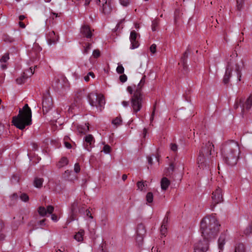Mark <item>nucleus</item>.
I'll use <instances>...</instances> for the list:
<instances>
[{"instance_id": "1", "label": "nucleus", "mask_w": 252, "mask_h": 252, "mask_svg": "<svg viewBox=\"0 0 252 252\" xmlns=\"http://www.w3.org/2000/svg\"><path fill=\"white\" fill-rule=\"evenodd\" d=\"M220 224L214 216L204 218L200 222V232L203 240L194 245V252H206L209 249L210 240L214 238L219 231Z\"/></svg>"}, {"instance_id": "2", "label": "nucleus", "mask_w": 252, "mask_h": 252, "mask_svg": "<svg viewBox=\"0 0 252 252\" xmlns=\"http://www.w3.org/2000/svg\"><path fill=\"white\" fill-rule=\"evenodd\" d=\"M221 154L224 161L228 165L236 164L240 154L238 142L234 140L227 141L222 145Z\"/></svg>"}, {"instance_id": "3", "label": "nucleus", "mask_w": 252, "mask_h": 252, "mask_svg": "<svg viewBox=\"0 0 252 252\" xmlns=\"http://www.w3.org/2000/svg\"><path fill=\"white\" fill-rule=\"evenodd\" d=\"M12 123L21 130L32 124V111L27 104L24 105L22 109H20L17 116L13 118Z\"/></svg>"}, {"instance_id": "4", "label": "nucleus", "mask_w": 252, "mask_h": 252, "mask_svg": "<svg viewBox=\"0 0 252 252\" xmlns=\"http://www.w3.org/2000/svg\"><path fill=\"white\" fill-rule=\"evenodd\" d=\"M237 57V54L234 52L230 55L231 59L227 63L225 73L223 78V83L226 85L229 82V79L231 76L232 71L234 68L233 65L235 64V71L237 75V80L238 81H241L242 73L241 71L243 66V63L242 61L240 63H236V58Z\"/></svg>"}, {"instance_id": "5", "label": "nucleus", "mask_w": 252, "mask_h": 252, "mask_svg": "<svg viewBox=\"0 0 252 252\" xmlns=\"http://www.w3.org/2000/svg\"><path fill=\"white\" fill-rule=\"evenodd\" d=\"M214 149V145L210 141H208L202 147L197 158L199 167L203 169L207 166V160L210 158V156L215 152Z\"/></svg>"}, {"instance_id": "6", "label": "nucleus", "mask_w": 252, "mask_h": 252, "mask_svg": "<svg viewBox=\"0 0 252 252\" xmlns=\"http://www.w3.org/2000/svg\"><path fill=\"white\" fill-rule=\"evenodd\" d=\"M144 99V97L142 93H140L139 91H134L133 94L130 99L132 113L138 118H140V115L138 114V112L142 108Z\"/></svg>"}, {"instance_id": "7", "label": "nucleus", "mask_w": 252, "mask_h": 252, "mask_svg": "<svg viewBox=\"0 0 252 252\" xmlns=\"http://www.w3.org/2000/svg\"><path fill=\"white\" fill-rule=\"evenodd\" d=\"M87 98L91 106L95 107L99 112L102 111L105 104V100L102 95L91 93L88 94Z\"/></svg>"}, {"instance_id": "8", "label": "nucleus", "mask_w": 252, "mask_h": 252, "mask_svg": "<svg viewBox=\"0 0 252 252\" xmlns=\"http://www.w3.org/2000/svg\"><path fill=\"white\" fill-rule=\"evenodd\" d=\"M212 202L210 205L211 209L213 210L217 204L223 201V194L222 189L218 187L212 194Z\"/></svg>"}, {"instance_id": "9", "label": "nucleus", "mask_w": 252, "mask_h": 252, "mask_svg": "<svg viewBox=\"0 0 252 252\" xmlns=\"http://www.w3.org/2000/svg\"><path fill=\"white\" fill-rule=\"evenodd\" d=\"M96 4L100 6V10L104 14H109L112 10V2L110 0H96Z\"/></svg>"}, {"instance_id": "10", "label": "nucleus", "mask_w": 252, "mask_h": 252, "mask_svg": "<svg viewBox=\"0 0 252 252\" xmlns=\"http://www.w3.org/2000/svg\"><path fill=\"white\" fill-rule=\"evenodd\" d=\"M53 106V102L51 97L49 95H45L43 97L42 109L44 114L47 113L51 109Z\"/></svg>"}, {"instance_id": "11", "label": "nucleus", "mask_w": 252, "mask_h": 252, "mask_svg": "<svg viewBox=\"0 0 252 252\" xmlns=\"http://www.w3.org/2000/svg\"><path fill=\"white\" fill-rule=\"evenodd\" d=\"M146 231L145 226L142 223L138 224L136 231L137 236L136 240L137 242L138 243L139 245L142 244L143 237L146 234Z\"/></svg>"}, {"instance_id": "12", "label": "nucleus", "mask_w": 252, "mask_h": 252, "mask_svg": "<svg viewBox=\"0 0 252 252\" xmlns=\"http://www.w3.org/2000/svg\"><path fill=\"white\" fill-rule=\"evenodd\" d=\"M80 34L82 37L86 38L88 41H90L91 40L93 33L90 27L88 25H84L81 27Z\"/></svg>"}, {"instance_id": "13", "label": "nucleus", "mask_w": 252, "mask_h": 252, "mask_svg": "<svg viewBox=\"0 0 252 252\" xmlns=\"http://www.w3.org/2000/svg\"><path fill=\"white\" fill-rule=\"evenodd\" d=\"M138 36L140 35L135 31H132L130 32L129 40L131 43L130 48L131 49H134L137 48L139 45V42L137 40Z\"/></svg>"}, {"instance_id": "14", "label": "nucleus", "mask_w": 252, "mask_h": 252, "mask_svg": "<svg viewBox=\"0 0 252 252\" xmlns=\"http://www.w3.org/2000/svg\"><path fill=\"white\" fill-rule=\"evenodd\" d=\"M84 140L85 148L89 151H90L95 142L93 136L91 134H88L84 137Z\"/></svg>"}, {"instance_id": "15", "label": "nucleus", "mask_w": 252, "mask_h": 252, "mask_svg": "<svg viewBox=\"0 0 252 252\" xmlns=\"http://www.w3.org/2000/svg\"><path fill=\"white\" fill-rule=\"evenodd\" d=\"M59 39V36L53 31H49L47 34V40L49 45L56 43Z\"/></svg>"}, {"instance_id": "16", "label": "nucleus", "mask_w": 252, "mask_h": 252, "mask_svg": "<svg viewBox=\"0 0 252 252\" xmlns=\"http://www.w3.org/2000/svg\"><path fill=\"white\" fill-rule=\"evenodd\" d=\"M168 221V218L167 216H165L163 220L162 224L160 227V233L162 236L165 237L167 233V226Z\"/></svg>"}, {"instance_id": "17", "label": "nucleus", "mask_w": 252, "mask_h": 252, "mask_svg": "<svg viewBox=\"0 0 252 252\" xmlns=\"http://www.w3.org/2000/svg\"><path fill=\"white\" fill-rule=\"evenodd\" d=\"M40 50V48L38 47V45L35 44L30 51L29 56L31 58L35 59L38 57Z\"/></svg>"}, {"instance_id": "18", "label": "nucleus", "mask_w": 252, "mask_h": 252, "mask_svg": "<svg viewBox=\"0 0 252 252\" xmlns=\"http://www.w3.org/2000/svg\"><path fill=\"white\" fill-rule=\"evenodd\" d=\"M252 106V94H251L250 96L247 99L245 104H243L242 106V112L243 113L245 109L248 110L251 108Z\"/></svg>"}, {"instance_id": "19", "label": "nucleus", "mask_w": 252, "mask_h": 252, "mask_svg": "<svg viewBox=\"0 0 252 252\" xmlns=\"http://www.w3.org/2000/svg\"><path fill=\"white\" fill-rule=\"evenodd\" d=\"M170 184V181L166 177L162 178L160 181L161 189L163 190H166Z\"/></svg>"}, {"instance_id": "20", "label": "nucleus", "mask_w": 252, "mask_h": 252, "mask_svg": "<svg viewBox=\"0 0 252 252\" xmlns=\"http://www.w3.org/2000/svg\"><path fill=\"white\" fill-rule=\"evenodd\" d=\"M225 239L226 235L225 234H221L219 238L218 247L220 250H222L223 249V246L225 244Z\"/></svg>"}, {"instance_id": "21", "label": "nucleus", "mask_w": 252, "mask_h": 252, "mask_svg": "<svg viewBox=\"0 0 252 252\" xmlns=\"http://www.w3.org/2000/svg\"><path fill=\"white\" fill-rule=\"evenodd\" d=\"M68 160L66 157H62L59 161L57 164V166L59 168H62L65 165H67L68 163Z\"/></svg>"}, {"instance_id": "22", "label": "nucleus", "mask_w": 252, "mask_h": 252, "mask_svg": "<svg viewBox=\"0 0 252 252\" xmlns=\"http://www.w3.org/2000/svg\"><path fill=\"white\" fill-rule=\"evenodd\" d=\"M85 232L83 229H80L74 236V239L78 242H81L83 240V236Z\"/></svg>"}, {"instance_id": "23", "label": "nucleus", "mask_w": 252, "mask_h": 252, "mask_svg": "<svg viewBox=\"0 0 252 252\" xmlns=\"http://www.w3.org/2000/svg\"><path fill=\"white\" fill-rule=\"evenodd\" d=\"M145 79H146V76L144 75L141 78V79L140 82L139 83V84H138L137 88H136V90H135V91H139L140 92V93H142V89L145 83Z\"/></svg>"}, {"instance_id": "24", "label": "nucleus", "mask_w": 252, "mask_h": 252, "mask_svg": "<svg viewBox=\"0 0 252 252\" xmlns=\"http://www.w3.org/2000/svg\"><path fill=\"white\" fill-rule=\"evenodd\" d=\"M187 58H188V53L186 51L184 53L183 56L182 57V58L181 59L180 63H179V64H181L183 66V68L184 69H186V68L187 67L186 63H187Z\"/></svg>"}, {"instance_id": "25", "label": "nucleus", "mask_w": 252, "mask_h": 252, "mask_svg": "<svg viewBox=\"0 0 252 252\" xmlns=\"http://www.w3.org/2000/svg\"><path fill=\"white\" fill-rule=\"evenodd\" d=\"M43 182V179L42 178H39L36 177L33 182L34 186L37 188H40L42 187Z\"/></svg>"}, {"instance_id": "26", "label": "nucleus", "mask_w": 252, "mask_h": 252, "mask_svg": "<svg viewBox=\"0 0 252 252\" xmlns=\"http://www.w3.org/2000/svg\"><path fill=\"white\" fill-rule=\"evenodd\" d=\"M27 79L28 78L26 76V75L23 73L20 77L16 79V82L18 84L21 85L24 83Z\"/></svg>"}, {"instance_id": "27", "label": "nucleus", "mask_w": 252, "mask_h": 252, "mask_svg": "<svg viewBox=\"0 0 252 252\" xmlns=\"http://www.w3.org/2000/svg\"><path fill=\"white\" fill-rule=\"evenodd\" d=\"M71 173L72 171L67 170L63 174V178L66 180L72 181L73 179L70 177Z\"/></svg>"}, {"instance_id": "28", "label": "nucleus", "mask_w": 252, "mask_h": 252, "mask_svg": "<svg viewBox=\"0 0 252 252\" xmlns=\"http://www.w3.org/2000/svg\"><path fill=\"white\" fill-rule=\"evenodd\" d=\"M137 189L143 191L144 188L147 186L146 181H138L137 184Z\"/></svg>"}, {"instance_id": "29", "label": "nucleus", "mask_w": 252, "mask_h": 252, "mask_svg": "<svg viewBox=\"0 0 252 252\" xmlns=\"http://www.w3.org/2000/svg\"><path fill=\"white\" fill-rule=\"evenodd\" d=\"M234 252H245V248L243 244H238L235 248Z\"/></svg>"}, {"instance_id": "30", "label": "nucleus", "mask_w": 252, "mask_h": 252, "mask_svg": "<svg viewBox=\"0 0 252 252\" xmlns=\"http://www.w3.org/2000/svg\"><path fill=\"white\" fill-rule=\"evenodd\" d=\"M4 229V223L0 220V240H3L5 238V235L3 233Z\"/></svg>"}, {"instance_id": "31", "label": "nucleus", "mask_w": 252, "mask_h": 252, "mask_svg": "<svg viewBox=\"0 0 252 252\" xmlns=\"http://www.w3.org/2000/svg\"><path fill=\"white\" fill-rule=\"evenodd\" d=\"M34 71V68L33 69L32 67H30L28 69L25 70L23 73L26 75V76L28 78L31 77Z\"/></svg>"}, {"instance_id": "32", "label": "nucleus", "mask_w": 252, "mask_h": 252, "mask_svg": "<svg viewBox=\"0 0 252 252\" xmlns=\"http://www.w3.org/2000/svg\"><path fill=\"white\" fill-rule=\"evenodd\" d=\"M159 24V20L158 18L154 19L152 21V30L153 31H156L157 29Z\"/></svg>"}, {"instance_id": "33", "label": "nucleus", "mask_w": 252, "mask_h": 252, "mask_svg": "<svg viewBox=\"0 0 252 252\" xmlns=\"http://www.w3.org/2000/svg\"><path fill=\"white\" fill-rule=\"evenodd\" d=\"M92 44L90 43H88L85 44L84 46V49L83 51V53L84 55H86L89 53L91 49Z\"/></svg>"}, {"instance_id": "34", "label": "nucleus", "mask_w": 252, "mask_h": 252, "mask_svg": "<svg viewBox=\"0 0 252 252\" xmlns=\"http://www.w3.org/2000/svg\"><path fill=\"white\" fill-rule=\"evenodd\" d=\"M38 212L39 214L42 217H44L47 214L46 208L42 206H40L38 208Z\"/></svg>"}, {"instance_id": "35", "label": "nucleus", "mask_w": 252, "mask_h": 252, "mask_svg": "<svg viewBox=\"0 0 252 252\" xmlns=\"http://www.w3.org/2000/svg\"><path fill=\"white\" fill-rule=\"evenodd\" d=\"M3 40L4 41L9 43H12L15 41L14 38L7 34L3 35Z\"/></svg>"}, {"instance_id": "36", "label": "nucleus", "mask_w": 252, "mask_h": 252, "mask_svg": "<svg viewBox=\"0 0 252 252\" xmlns=\"http://www.w3.org/2000/svg\"><path fill=\"white\" fill-rule=\"evenodd\" d=\"M146 201L148 203H152L153 201V194L151 192H149L147 193L146 196Z\"/></svg>"}, {"instance_id": "37", "label": "nucleus", "mask_w": 252, "mask_h": 252, "mask_svg": "<svg viewBox=\"0 0 252 252\" xmlns=\"http://www.w3.org/2000/svg\"><path fill=\"white\" fill-rule=\"evenodd\" d=\"M9 59V53H7L4 54L1 59H0V62L1 63H5Z\"/></svg>"}, {"instance_id": "38", "label": "nucleus", "mask_w": 252, "mask_h": 252, "mask_svg": "<svg viewBox=\"0 0 252 252\" xmlns=\"http://www.w3.org/2000/svg\"><path fill=\"white\" fill-rule=\"evenodd\" d=\"M79 206V203L78 201H74V202L72 204L71 206V212H76V210Z\"/></svg>"}, {"instance_id": "39", "label": "nucleus", "mask_w": 252, "mask_h": 252, "mask_svg": "<svg viewBox=\"0 0 252 252\" xmlns=\"http://www.w3.org/2000/svg\"><path fill=\"white\" fill-rule=\"evenodd\" d=\"M237 1V7L239 10H240L243 5L244 0H236Z\"/></svg>"}, {"instance_id": "40", "label": "nucleus", "mask_w": 252, "mask_h": 252, "mask_svg": "<svg viewBox=\"0 0 252 252\" xmlns=\"http://www.w3.org/2000/svg\"><path fill=\"white\" fill-rule=\"evenodd\" d=\"M102 151L105 154H109L111 151V147L108 145H105L103 148Z\"/></svg>"}, {"instance_id": "41", "label": "nucleus", "mask_w": 252, "mask_h": 252, "mask_svg": "<svg viewBox=\"0 0 252 252\" xmlns=\"http://www.w3.org/2000/svg\"><path fill=\"white\" fill-rule=\"evenodd\" d=\"M20 199L24 202H27L29 199L28 195L26 193L21 194V195L20 196Z\"/></svg>"}, {"instance_id": "42", "label": "nucleus", "mask_w": 252, "mask_h": 252, "mask_svg": "<svg viewBox=\"0 0 252 252\" xmlns=\"http://www.w3.org/2000/svg\"><path fill=\"white\" fill-rule=\"evenodd\" d=\"M180 12L178 9H176L174 13V21L176 22L180 18Z\"/></svg>"}, {"instance_id": "43", "label": "nucleus", "mask_w": 252, "mask_h": 252, "mask_svg": "<svg viewBox=\"0 0 252 252\" xmlns=\"http://www.w3.org/2000/svg\"><path fill=\"white\" fill-rule=\"evenodd\" d=\"M121 122H122L121 119L119 118H116L112 121V124L116 126H118V125H121Z\"/></svg>"}, {"instance_id": "44", "label": "nucleus", "mask_w": 252, "mask_h": 252, "mask_svg": "<svg viewBox=\"0 0 252 252\" xmlns=\"http://www.w3.org/2000/svg\"><path fill=\"white\" fill-rule=\"evenodd\" d=\"M117 72L119 74H122L124 72V68L122 65H119L116 69Z\"/></svg>"}, {"instance_id": "45", "label": "nucleus", "mask_w": 252, "mask_h": 252, "mask_svg": "<svg viewBox=\"0 0 252 252\" xmlns=\"http://www.w3.org/2000/svg\"><path fill=\"white\" fill-rule=\"evenodd\" d=\"M46 209L47 211V214L48 213L49 214H51L54 211V208L52 205H48L47 206V208Z\"/></svg>"}, {"instance_id": "46", "label": "nucleus", "mask_w": 252, "mask_h": 252, "mask_svg": "<svg viewBox=\"0 0 252 252\" xmlns=\"http://www.w3.org/2000/svg\"><path fill=\"white\" fill-rule=\"evenodd\" d=\"M120 2L122 5L127 6L130 3V0H120Z\"/></svg>"}, {"instance_id": "47", "label": "nucleus", "mask_w": 252, "mask_h": 252, "mask_svg": "<svg viewBox=\"0 0 252 252\" xmlns=\"http://www.w3.org/2000/svg\"><path fill=\"white\" fill-rule=\"evenodd\" d=\"M174 170V166L173 163H171L169 165V167L167 169V172H168L167 174H170L172 173Z\"/></svg>"}, {"instance_id": "48", "label": "nucleus", "mask_w": 252, "mask_h": 252, "mask_svg": "<svg viewBox=\"0 0 252 252\" xmlns=\"http://www.w3.org/2000/svg\"><path fill=\"white\" fill-rule=\"evenodd\" d=\"M74 170L75 173H79L80 171V167L78 163H76L74 165Z\"/></svg>"}, {"instance_id": "49", "label": "nucleus", "mask_w": 252, "mask_h": 252, "mask_svg": "<svg viewBox=\"0 0 252 252\" xmlns=\"http://www.w3.org/2000/svg\"><path fill=\"white\" fill-rule=\"evenodd\" d=\"M252 231V228L251 226L248 227L244 231L245 234L248 235H249Z\"/></svg>"}, {"instance_id": "50", "label": "nucleus", "mask_w": 252, "mask_h": 252, "mask_svg": "<svg viewBox=\"0 0 252 252\" xmlns=\"http://www.w3.org/2000/svg\"><path fill=\"white\" fill-rule=\"evenodd\" d=\"M156 45L155 44H153L150 47V50L151 52L153 54H154L156 52Z\"/></svg>"}, {"instance_id": "51", "label": "nucleus", "mask_w": 252, "mask_h": 252, "mask_svg": "<svg viewBox=\"0 0 252 252\" xmlns=\"http://www.w3.org/2000/svg\"><path fill=\"white\" fill-rule=\"evenodd\" d=\"M170 149L173 152H176L178 149L177 145L174 143H171L170 144Z\"/></svg>"}, {"instance_id": "52", "label": "nucleus", "mask_w": 252, "mask_h": 252, "mask_svg": "<svg viewBox=\"0 0 252 252\" xmlns=\"http://www.w3.org/2000/svg\"><path fill=\"white\" fill-rule=\"evenodd\" d=\"M93 56L94 58H98L100 56V52L98 50H94L93 52Z\"/></svg>"}, {"instance_id": "53", "label": "nucleus", "mask_w": 252, "mask_h": 252, "mask_svg": "<svg viewBox=\"0 0 252 252\" xmlns=\"http://www.w3.org/2000/svg\"><path fill=\"white\" fill-rule=\"evenodd\" d=\"M120 80L122 83H124V82H126V80H127V76H126V75H125V74L121 75L120 76Z\"/></svg>"}, {"instance_id": "54", "label": "nucleus", "mask_w": 252, "mask_h": 252, "mask_svg": "<svg viewBox=\"0 0 252 252\" xmlns=\"http://www.w3.org/2000/svg\"><path fill=\"white\" fill-rule=\"evenodd\" d=\"M76 212H71L70 219V221H73L76 219Z\"/></svg>"}, {"instance_id": "55", "label": "nucleus", "mask_w": 252, "mask_h": 252, "mask_svg": "<svg viewBox=\"0 0 252 252\" xmlns=\"http://www.w3.org/2000/svg\"><path fill=\"white\" fill-rule=\"evenodd\" d=\"M125 21V20L123 19V20H121L117 25L116 26V28L117 29H120V28H123V26L122 25V24Z\"/></svg>"}, {"instance_id": "56", "label": "nucleus", "mask_w": 252, "mask_h": 252, "mask_svg": "<svg viewBox=\"0 0 252 252\" xmlns=\"http://www.w3.org/2000/svg\"><path fill=\"white\" fill-rule=\"evenodd\" d=\"M59 16H60V15H59L58 13L52 12L51 13V14L50 16V18H52V20H53L54 19V17H59Z\"/></svg>"}, {"instance_id": "57", "label": "nucleus", "mask_w": 252, "mask_h": 252, "mask_svg": "<svg viewBox=\"0 0 252 252\" xmlns=\"http://www.w3.org/2000/svg\"><path fill=\"white\" fill-rule=\"evenodd\" d=\"M86 215L87 217H88L92 219L93 218V217L92 216V215L91 213V212L89 209H87L86 210Z\"/></svg>"}, {"instance_id": "58", "label": "nucleus", "mask_w": 252, "mask_h": 252, "mask_svg": "<svg viewBox=\"0 0 252 252\" xmlns=\"http://www.w3.org/2000/svg\"><path fill=\"white\" fill-rule=\"evenodd\" d=\"M155 110H156V106H154V108H153V112H152V113L151 114V118H150L151 123H152V122L154 120V115H155Z\"/></svg>"}, {"instance_id": "59", "label": "nucleus", "mask_w": 252, "mask_h": 252, "mask_svg": "<svg viewBox=\"0 0 252 252\" xmlns=\"http://www.w3.org/2000/svg\"><path fill=\"white\" fill-rule=\"evenodd\" d=\"M89 130V127L88 125H85L84 126V128L83 130H79V131L81 133H85L86 132H87Z\"/></svg>"}, {"instance_id": "60", "label": "nucleus", "mask_w": 252, "mask_h": 252, "mask_svg": "<svg viewBox=\"0 0 252 252\" xmlns=\"http://www.w3.org/2000/svg\"><path fill=\"white\" fill-rule=\"evenodd\" d=\"M122 104L124 107H127L129 106V102L128 101H123L122 102Z\"/></svg>"}, {"instance_id": "61", "label": "nucleus", "mask_w": 252, "mask_h": 252, "mask_svg": "<svg viewBox=\"0 0 252 252\" xmlns=\"http://www.w3.org/2000/svg\"><path fill=\"white\" fill-rule=\"evenodd\" d=\"M51 219L54 221H55V222H56V221H57L58 220V217L55 214H52V215H51Z\"/></svg>"}, {"instance_id": "62", "label": "nucleus", "mask_w": 252, "mask_h": 252, "mask_svg": "<svg viewBox=\"0 0 252 252\" xmlns=\"http://www.w3.org/2000/svg\"><path fill=\"white\" fill-rule=\"evenodd\" d=\"M4 125L0 123V135L3 133L4 131Z\"/></svg>"}, {"instance_id": "63", "label": "nucleus", "mask_w": 252, "mask_h": 252, "mask_svg": "<svg viewBox=\"0 0 252 252\" xmlns=\"http://www.w3.org/2000/svg\"><path fill=\"white\" fill-rule=\"evenodd\" d=\"M64 144L65 147L67 148V149H70L71 148V145L69 142L65 141L64 142Z\"/></svg>"}, {"instance_id": "64", "label": "nucleus", "mask_w": 252, "mask_h": 252, "mask_svg": "<svg viewBox=\"0 0 252 252\" xmlns=\"http://www.w3.org/2000/svg\"><path fill=\"white\" fill-rule=\"evenodd\" d=\"M46 220V219H43L42 220H41L38 222V224L41 225V226H44L45 225V221Z\"/></svg>"}]
</instances>
